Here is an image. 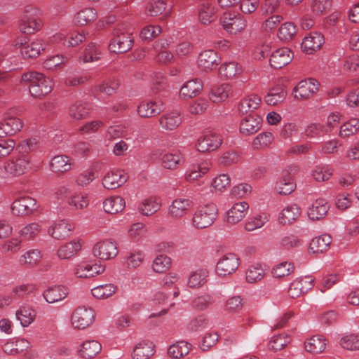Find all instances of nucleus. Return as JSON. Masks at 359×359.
<instances>
[{
    "label": "nucleus",
    "mask_w": 359,
    "mask_h": 359,
    "mask_svg": "<svg viewBox=\"0 0 359 359\" xmlns=\"http://www.w3.org/2000/svg\"><path fill=\"white\" fill-rule=\"evenodd\" d=\"M21 82L29 86V90L32 97L39 99L49 94L53 86L52 79L34 71L25 72L21 76Z\"/></svg>",
    "instance_id": "nucleus-1"
},
{
    "label": "nucleus",
    "mask_w": 359,
    "mask_h": 359,
    "mask_svg": "<svg viewBox=\"0 0 359 359\" xmlns=\"http://www.w3.org/2000/svg\"><path fill=\"white\" fill-rule=\"evenodd\" d=\"M133 42L134 39L130 33L124 32L122 27H117L113 30L109 49L115 53H125L132 48Z\"/></svg>",
    "instance_id": "nucleus-2"
},
{
    "label": "nucleus",
    "mask_w": 359,
    "mask_h": 359,
    "mask_svg": "<svg viewBox=\"0 0 359 359\" xmlns=\"http://www.w3.org/2000/svg\"><path fill=\"white\" fill-rule=\"evenodd\" d=\"M217 217L215 204L209 203L200 206L193 215L192 223L197 229H205L211 226Z\"/></svg>",
    "instance_id": "nucleus-3"
},
{
    "label": "nucleus",
    "mask_w": 359,
    "mask_h": 359,
    "mask_svg": "<svg viewBox=\"0 0 359 359\" xmlns=\"http://www.w3.org/2000/svg\"><path fill=\"white\" fill-rule=\"evenodd\" d=\"M31 168V158L27 154H20L13 157L5 163L6 172L13 176H20L27 172Z\"/></svg>",
    "instance_id": "nucleus-4"
},
{
    "label": "nucleus",
    "mask_w": 359,
    "mask_h": 359,
    "mask_svg": "<svg viewBox=\"0 0 359 359\" xmlns=\"http://www.w3.org/2000/svg\"><path fill=\"white\" fill-rule=\"evenodd\" d=\"M297 170V166L290 165L283 171L281 177L276 184V189L279 194L288 195L294 191L296 183L294 175Z\"/></svg>",
    "instance_id": "nucleus-5"
},
{
    "label": "nucleus",
    "mask_w": 359,
    "mask_h": 359,
    "mask_svg": "<svg viewBox=\"0 0 359 359\" xmlns=\"http://www.w3.org/2000/svg\"><path fill=\"white\" fill-rule=\"evenodd\" d=\"M222 142L223 140L219 133L209 131L198 137L196 146L200 152H210L217 149Z\"/></svg>",
    "instance_id": "nucleus-6"
},
{
    "label": "nucleus",
    "mask_w": 359,
    "mask_h": 359,
    "mask_svg": "<svg viewBox=\"0 0 359 359\" xmlns=\"http://www.w3.org/2000/svg\"><path fill=\"white\" fill-rule=\"evenodd\" d=\"M95 312L91 308L79 306L73 312L71 318L72 324L74 328L85 329L94 321Z\"/></svg>",
    "instance_id": "nucleus-7"
},
{
    "label": "nucleus",
    "mask_w": 359,
    "mask_h": 359,
    "mask_svg": "<svg viewBox=\"0 0 359 359\" xmlns=\"http://www.w3.org/2000/svg\"><path fill=\"white\" fill-rule=\"evenodd\" d=\"M221 23L224 29L231 34L241 32L247 26V20L243 15L231 13H224Z\"/></svg>",
    "instance_id": "nucleus-8"
},
{
    "label": "nucleus",
    "mask_w": 359,
    "mask_h": 359,
    "mask_svg": "<svg viewBox=\"0 0 359 359\" xmlns=\"http://www.w3.org/2000/svg\"><path fill=\"white\" fill-rule=\"evenodd\" d=\"M240 264L239 258L234 253H227L222 257L216 266L219 276H226L234 273Z\"/></svg>",
    "instance_id": "nucleus-9"
},
{
    "label": "nucleus",
    "mask_w": 359,
    "mask_h": 359,
    "mask_svg": "<svg viewBox=\"0 0 359 359\" xmlns=\"http://www.w3.org/2000/svg\"><path fill=\"white\" fill-rule=\"evenodd\" d=\"M128 174L121 169L112 170L103 177L102 184L109 190L116 189L123 185L128 180Z\"/></svg>",
    "instance_id": "nucleus-10"
},
{
    "label": "nucleus",
    "mask_w": 359,
    "mask_h": 359,
    "mask_svg": "<svg viewBox=\"0 0 359 359\" xmlns=\"http://www.w3.org/2000/svg\"><path fill=\"white\" fill-rule=\"evenodd\" d=\"M319 83L314 79L301 81L293 90L294 97L297 100H306L312 97L318 90Z\"/></svg>",
    "instance_id": "nucleus-11"
},
{
    "label": "nucleus",
    "mask_w": 359,
    "mask_h": 359,
    "mask_svg": "<svg viewBox=\"0 0 359 359\" xmlns=\"http://www.w3.org/2000/svg\"><path fill=\"white\" fill-rule=\"evenodd\" d=\"M38 205L36 201L29 196H24L13 201L11 210L17 216H26L36 210Z\"/></svg>",
    "instance_id": "nucleus-12"
},
{
    "label": "nucleus",
    "mask_w": 359,
    "mask_h": 359,
    "mask_svg": "<svg viewBox=\"0 0 359 359\" xmlns=\"http://www.w3.org/2000/svg\"><path fill=\"white\" fill-rule=\"evenodd\" d=\"M93 254L100 259L108 260L118 255V247L116 242L106 240L97 243L93 249Z\"/></svg>",
    "instance_id": "nucleus-13"
},
{
    "label": "nucleus",
    "mask_w": 359,
    "mask_h": 359,
    "mask_svg": "<svg viewBox=\"0 0 359 359\" xmlns=\"http://www.w3.org/2000/svg\"><path fill=\"white\" fill-rule=\"evenodd\" d=\"M314 281L315 279L309 276L297 278L290 283L288 290L290 297L294 299L299 297L302 294L307 292L313 287Z\"/></svg>",
    "instance_id": "nucleus-14"
},
{
    "label": "nucleus",
    "mask_w": 359,
    "mask_h": 359,
    "mask_svg": "<svg viewBox=\"0 0 359 359\" xmlns=\"http://www.w3.org/2000/svg\"><path fill=\"white\" fill-rule=\"evenodd\" d=\"M75 275L81 278H90L104 271V266L89 261H83L76 265Z\"/></svg>",
    "instance_id": "nucleus-15"
},
{
    "label": "nucleus",
    "mask_w": 359,
    "mask_h": 359,
    "mask_svg": "<svg viewBox=\"0 0 359 359\" xmlns=\"http://www.w3.org/2000/svg\"><path fill=\"white\" fill-rule=\"evenodd\" d=\"M293 58V53L288 48H280L273 51L269 60L274 69H281L288 65Z\"/></svg>",
    "instance_id": "nucleus-16"
},
{
    "label": "nucleus",
    "mask_w": 359,
    "mask_h": 359,
    "mask_svg": "<svg viewBox=\"0 0 359 359\" xmlns=\"http://www.w3.org/2000/svg\"><path fill=\"white\" fill-rule=\"evenodd\" d=\"M193 206L194 203L189 198H176L169 207V214L172 217L181 218L187 215Z\"/></svg>",
    "instance_id": "nucleus-17"
},
{
    "label": "nucleus",
    "mask_w": 359,
    "mask_h": 359,
    "mask_svg": "<svg viewBox=\"0 0 359 359\" xmlns=\"http://www.w3.org/2000/svg\"><path fill=\"white\" fill-rule=\"evenodd\" d=\"M262 118L256 114L247 115L241 122L240 131L245 135L257 133L261 128Z\"/></svg>",
    "instance_id": "nucleus-18"
},
{
    "label": "nucleus",
    "mask_w": 359,
    "mask_h": 359,
    "mask_svg": "<svg viewBox=\"0 0 359 359\" xmlns=\"http://www.w3.org/2000/svg\"><path fill=\"white\" fill-rule=\"evenodd\" d=\"M325 43V39L319 32H311L306 36L302 43V48L307 54L319 50Z\"/></svg>",
    "instance_id": "nucleus-19"
},
{
    "label": "nucleus",
    "mask_w": 359,
    "mask_h": 359,
    "mask_svg": "<svg viewBox=\"0 0 359 359\" xmlns=\"http://www.w3.org/2000/svg\"><path fill=\"white\" fill-rule=\"evenodd\" d=\"M23 127L22 121L17 117H8L0 122V137L13 135Z\"/></svg>",
    "instance_id": "nucleus-20"
},
{
    "label": "nucleus",
    "mask_w": 359,
    "mask_h": 359,
    "mask_svg": "<svg viewBox=\"0 0 359 359\" xmlns=\"http://www.w3.org/2000/svg\"><path fill=\"white\" fill-rule=\"evenodd\" d=\"M159 125L165 130H174L182 123V119L180 114L177 111L163 114L158 119Z\"/></svg>",
    "instance_id": "nucleus-21"
},
{
    "label": "nucleus",
    "mask_w": 359,
    "mask_h": 359,
    "mask_svg": "<svg viewBox=\"0 0 359 359\" xmlns=\"http://www.w3.org/2000/svg\"><path fill=\"white\" fill-rule=\"evenodd\" d=\"M81 247L79 239L73 240L61 245L57 251V255L61 259H72L81 250Z\"/></svg>",
    "instance_id": "nucleus-22"
},
{
    "label": "nucleus",
    "mask_w": 359,
    "mask_h": 359,
    "mask_svg": "<svg viewBox=\"0 0 359 359\" xmlns=\"http://www.w3.org/2000/svg\"><path fill=\"white\" fill-rule=\"evenodd\" d=\"M249 205L246 202L235 203L226 212V222L235 224L241 221L245 216Z\"/></svg>",
    "instance_id": "nucleus-23"
},
{
    "label": "nucleus",
    "mask_w": 359,
    "mask_h": 359,
    "mask_svg": "<svg viewBox=\"0 0 359 359\" xmlns=\"http://www.w3.org/2000/svg\"><path fill=\"white\" fill-rule=\"evenodd\" d=\"M220 61L217 53L212 50L202 52L198 56V65L204 69L212 70L215 69Z\"/></svg>",
    "instance_id": "nucleus-24"
},
{
    "label": "nucleus",
    "mask_w": 359,
    "mask_h": 359,
    "mask_svg": "<svg viewBox=\"0 0 359 359\" xmlns=\"http://www.w3.org/2000/svg\"><path fill=\"white\" fill-rule=\"evenodd\" d=\"M217 8L210 4H202L198 8V20L203 25H209L217 19Z\"/></svg>",
    "instance_id": "nucleus-25"
},
{
    "label": "nucleus",
    "mask_w": 359,
    "mask_h": 359,
    "mask_svg": "<svg viewBox=\"0 0 359 359\" xmlns=\"http://www.w3.org/2000/svg\"><path fill=\"white\" fill-rule=\"evenodd\" d=\"M45 48L44 41L42 39H36L29 43L24 44L20 51L25 58H36Z\"/></svg>",
    "instance_id": "nucleus-26"
},
{
    "label": "nucleus",
    "mask_w": 359,
    "mask_h": 359,
    "mask_svg": "<svg viewBox=\"0 0 359 359\" xmlns=\"http://www.w3.org/2000/svg\"><path fill=\"white\" fill-rule=\"evenodd\" d=\"M203 88V83L198 79L186 82L181 88L180 95L184 99H189L198 95Z\"/></svg>",
    "instance_id": "nucleus-27"
},
{
    "label": "nucleus",
    "mask_w": 359,
    "mask_h": 359,
    "mask_svg": "<svg viewBox=\"0 0 359 359\" xmlns=\"http://www.w3.org/2000/svg\"><path fill=\"white\" fill-rule=\"evenodd\" d=\"M325 338L320 334L312 336L304 343V348L307 352L313 354L323 353L326 348Z\"/></svg>",
    "instance_id": "nucleus-28"
},
{
    "label": "nucleus",
    "mask_w": 359,
    "mask_h": 359,
    "mask_svg": "<svg viewBox=\"0 0 359 359\" xmlns=\"http://www.w3.org/2000/svg\"><path fill=\"white\" fill-rule=\"evenodd\" d=\"M74 226L65 220H61L51 226L48 233L55 239H65L68 237Z\"/></svg>",
    "instance_id": "nucleus-29"
},
{
    "label": "nucleus",
    "mask_w": 359,
    "mask_h": 359,
    "mask_svg": "<svg viewBox=\"0 0 359 359\" xmlns=\"http://www.w3.org/2000/svg\"><path fill=\"white\" fill-rule=\"evenodd\" d=\"M68 290L65 286L57 285L45 290L43 295L46 301L53 304L67 297Z\"/></svg>",
    "instance_id": "nucleus-30"
},
{
    "label": "nucleus",
    "mask_w": 359,
    "mask_h": 359,
    "mask_svg": "<svg viewBox=\"0 0 359 359\" xmlns=\"http://www.w3.org/2000/svg\"><path fill=\"white\" fill-rule=\"evenodd\" d=\"M329 210L328 203L323 198L314 201L308 212V216L312 220H318L324 217Z\"/></svg>",
    "instance_id": "nucleus-31"
},
{
    "label": "nucleus",
    "mask_w": 359,
    "mask_h": 359,
    "mask_svg": "<svg viewBox=\"0 0 359 359\" xmlns=\"http://www.w3.org/2000/svg\"><path fill=\"white\" fill-rule=\"evenodd\" d=\"M232 87L229 84L224 83L220 86H215L212 88L210 99L215 103H219L225 101L232 95Z\"/></svg>",
    "instance_id": "nucleus-32"
},
{
    "label": "nucleus",
    "mask_w": 359,
    "mask_h": 359,
    "mask_svg": "<svg viewBox=\"0 0 359 359\" xmlns=\"http://www.w3.org/2000/svg\"><path fill=\"white\" fill-rule=\"evenodd\" d=\"M154 345L149 341H142L133 349V359H149L154 353Z\"/></svg>",
    "instance_id": "nucleus-33"
},
{
    "label": "nucleus",
    "mask_w": 359,
    "mask_h": 359,
    "mask_svg": "<svg viewBox=\"0 0 359 359\" xmlns=\"http://www.w3.org/2000/svg\"><path fill=\"white\" fill-rule=\"evenodd\" d=\"M42 258V253L39 249H29L24 252L19 259V263L28 268L36 266Z\"/></svg>",
    "instance_id": "nucleus-34"
},
{
    "label": "nucleus",
    "mask_w": 359,
    "mask_h": 359,
    "mask_svg": "<svg viewBox=\"0 0 359 359\" xmlns=\"http://www.w3.org/2000/svg\"><path fill=\"white\" fill-rule=\"evenodd\" d=\"M41 25V21L39 18L25 15L21 20L20 29L22 32L31 34L39 30Z\"/></svg>",
    "instance_id": "nucleus-35"
},
{
    "label": "nucleus",
    "mask_w": 359,
    "mask_h": 359,
    "mask_svg": "<svg viewBox=\"0 0 359 359\" xmlns=\"http://www.w3.org/2000/svg\"><path fill=\"white\" fill-rule=\"evenodd\" d=\"M125 206V200L119 196L109 197L103 202L104 210L108 214L118 213Z\"/></svg>",
    "instance_id": "nucleus-36"
},
{
    "label": "nucleus",
    "mask_w": 359,
    "mask_h": 359,
    "mask_svg": "<svg viewBox=\"0 0 359 359\" xmlns=\"http://www.w3.org/2000/svg\"><path fill=\"white\" fill-rule=\"evenodd\" d=\"M29 348V342L23 338L8 341L4 345L3 350L8 355H16Z\"/></svg>",
    "instance_id": "nucleus-37"
},
{
    "label": "nucleus",
    "mask_w": 359,
    "mask_h": 359,
    "mask_svg": "<svg viewBox=\"0 0 359 359\" xmlns=\"http://www.w3.org/2000/svg\"><path fill=\"white\" fill-rule=\"evenodd\" d=\"M331 243V236L323 234L313 238L310 243L309 248L314 254L323 253L328 250Z\"/></svg>",
    "instance_id": "nucleus-38"
},
{
    "label": "nucleus",
    "mask_w": 359,
    "mask_h": 359,
    "mask_svg": "<svg viewBox=\"0 0 359 359\" xmlns=\"http://www.w3.org/2000/svg\"><path fill=\"white\" fill-rule=\"evenodd\" d=\"M79 350L81 355L86 358H93L96 356L102 350L101 344L96 340H88L84 341Z\"/></svg>",
    "instance_id": "nucleus-39"
},
{
    "label": "nucleus",
    "mask_w": 359,
    "mask_h": 359,
    "mask_svg": "<svg viewBox=\"0 0 359 359\" xmlns=\"http://www.w3.org/2000/svg\"><path fill=\"white\" fill-rule=\"evenodd\" d=\"M261 102L262 100L257 95H250L241 100L238 110L243 114L253 111L259 107Z\"/></svg>",
    "instance_id": "nucleus-40"
},
{
    "label": "nucleus",
    "mask_w": 359,
    "mask_h": 359,
    "mask_svg": "<svg viewBox=\"0 0 359 359\" xmlns=\"http://www.w3.org/2000/svg\"><path fill=\"white\" fill-rule=\"evenodd\" d=\"M210 165L211 164L209 161H203L197 165H193L185 174L186 180L187 182L197 180L208 172Z\"/></svg>",
    "instance_id": "nucleus-41"
},
{
    "label": "nucleus",
    "mask_w": 359,
    "mask_h": 359,
    "mask_svg": "<svg viewBox=\"0 0 359 359\" xmlns=\"http://www.w3.org/2000/svg\"><path fill=\"white\" fill-rule=\"evenodd\" d=\"M137 112L142 118H151L160 114L161 109L155 102L143 101L137 106Z\"/></svg>",
    "instance_id": "nucleus-42"
},
{
    "label": "nucleus",
    "mask_w": 359,
    "mask_h": 359,
    "mask_svg": "<svg viewBox=\"0 0 359 359\" xmlns=\"http://www.w3.org/2000/svg\"><path fill=\"white\" fill-rule=\"evenodd\" d=\"M301 215L300 208L296 204L290 205L280 212L278 219L283 224H290L295 221Z\"/></svg>",
    "instance_id": "nucleus-43"
},
{
    "label": "nucleus",
    "mask_w": 359,
    "mask_h": 359,
    "mask_svg": "<svg viewBox=\"0 0 359 359\" xmlns=\"http://www.w3.org/2000/svg\"><path fill=\"white\" fill-rule=\"evenodd\" d=\"M50 168L54 172H65L72 168L71 158L66 155H58L51 160Z\"/></svg>",
    "instance_id": "nucleus-44"
},
{
    "label": "nucleus",
    "mask_w": 359,
    "mask_h": 359,
    "mask_svg": "<svg viewBox=\"0 0 359 359\" xmlns=\"http://www.w3.org/2000/svg\"><path fill=\"white\" fill-rule=\"evenodd\" d=\"M90 109L86 103L77 101L70 105L68 111L69 116L75 120H81L88 117Z\"/></svg>",
    "instance_id": "nucleus-45"
},
{
    "label": "nucleus",
    "mask_w": 359,
    "mask_h": 359,
    "mask_svg": "<svg viewBox=\"0 0 359 359\" xmlns=\"http://www.w3.org/2000/svg\"><path fill=\"white\" fill-rule=\"evenodd\" d=\"M287 96V92L282 87L269 89L264 100L268 105L274 106L282 102Z\"/></svg>",
    "instance_id": "nucleus-46"
},
{
    "label": "nucleus",
    "mask_w": 359,
    "mask_h": 359,
    "mask_svg": "<svg viewBox=\"0 0 359 359\" xmlns=\"http://www.w3.org/2000/svg\"><path fill=\"white\" fill-rule=\"evenodd\" d=\"M120 86L119 80L114 77H109L95 86V89L107 95H112L117 92Z\"/></svg>",
    "instance_id": "nucleus-47"
},
{
    "label": "nucleus",
    "mask_w": 359,
    "mask_h": 359,
    "mask_svg": "<svg viewBox=\"0 0 359 359\" xmlns=\"http://www.w3.org/2000/svg\"><path fill=\"white\" fill-rule=\"evenodd\" d=\"M182 162V156L179 151L166 153L162 156L161 164L165 169L173 170Z\"/></svg>",
    "instance_id": "nucleus-48"
},
{
    "label": "nucleus",
    "mask_w": 359,
    "mask_h": 359,
    "mask_svg": "<svg viewBox=\"0 0 359 359\" xmlns=\"http://www.w3.org/2000/svg\"><path fill=\"white\" fill-rule=\"evenodd\" d=\"M191 344L186 341H178L168 348V354L173 358H180L189 354Z\"/></svg>",
    "instance_id": "nucleus-49"
},
{
    "label": "nucleus",
    "mask_w": 359,
    "mask_h": 359,
    "mask_svg": "<svg viewBox=\"0 0 359 359\" xmlns=\"http://www.w3.org/2000/svg\"><path fill=\"white\" fill-rule=\"evenodd\" d=\"M97 12L93 8H86L79 13L75 17V22L80 26L86 25L97 19Z\"/></svg>",
    "instance_id": "nucleus-50"
},
{
    "label": "nucleus",
    "mask_w": 359,
    "mask_h": 359,
    "mask_svg": "<svg viewBox=\"0 0 359 359\" xmlns=\"http://www.w3.org/2000/svg\"><path fill=\"white\" fill-rule=\"evenodd\" d=\"M328 133L329 130L325 125L320 123H311L306 127L304 135L309 138H316L324 136Z\"/></svg>",
    "instance_id": "nucleus-51"
},
{
    "label": "nucleus",
    "mask_w": 359,
    "mask_h": 359,
    "mask_svg": "<svg viewBox=\"0 0 359 359\" xmlns=\"http://www.w3.org/2000/svg\"><path fill=\"white\" fill-rule=\"evenodd\" d=\"M16 318L23 327H27L34 320L36 311L32 308L22 306L16 311Z\"/></svg>",
    "instance_id": "nucleus-52"
},
{
    "label": "nucleus",
    "mask_w": 359,
    "mask_h": 359,
    "mask_svg": "<svg viewBox=\"0 0 359 359\" xmlns=\"http://www.w3.org/2000/svg\"><path fill=\"white\" fill-rule=\"evenodd\" d=\"M208 271L206 269H198L191 273L188 279V285L191 288L199 287L206 282Z\"/></svg>",
    "instance_id": "nucleus-53"
},
{
    "label": "nucleus",
    "mask_w": 359,
    "mask_h": 359,
    "mask_svg": "<svg viewBox=\"0 0 359 359\" xmlns=\"http://www.w3.org/2000/svg\"><path fill=\"white\" fill-rule=\"evenodd\" d=\"M41 230V226L37 222H32L25 225L20 231V235L25 240H33L40 233Z\"/></svg>",
    "instance_id": "nucleus-54"
},
{
    "label": "nucleus",
    "mask_w": 359,
    "mask_h": 359,
    "mask_svg": "<svg viewBox=\"0 0 359 359\" xmlns=\"http://www.w3.org/2000/svg\"><path fill=\"white\" fill-rule=\"evenodd\" d=\"M265 271L261 265H252L246 271V280L250 283L260 281L264 278Z\"/></svg>",
    "instance_id": "nucleus-55"
},
{
    "label": "nucleus",
    "mask_w": 359,
    "mask_h": 359,
    "mask_svg": "<svg viewBox=\"0 0 359 359\" xmlns=\"http://www.w3.org/2000/svg\"><path fill=\"white\" fill-rule=\"evenodd\" d=\"M116 287L112 284L99 285L92 289L91 292L97 299H106L111 297L116 292Z\"/></svg>",
    "instance_id": "nucleus-56"
},
{
    "label": "nucleus",
    "mask_w": 359,
    "mask_h": 359,
    "mask_svg": "<svg viewBox=\"0 0 359 359\" xmlns=\"http://www.w3.org/2000/svg\"><path fill=\"white\" fill-rule=\"evenodd\" d=\"M332 0H312L311 9L313 15H320L327 13L332 6Z\"/></svg>",
    "instance_id": "nucleus-57"
},
{
    "label": "nucleus",
    "mask_w": 359,
    "mask_h": 359,
    "mask_svg": "<svg viewBox=\"0 0 359 359\" xmlns=\"http://www.w3.org/2000/svg\"><path fill=\"white\" fill-rule=\"evenodd\" d=\"M359 130V119L351 118L344 123L339 130V136L341 137H348Z\"/></svg>",
    "instance_id": "nucleus-58"
},
{
    "label": "nucleus",
    "mask_w": 359,
    "mask_h": 359,
    "mask_svg": "<svg viewBox=\"0 0 359 359\" xmlns=\"http://www.w3.org/2000/svg\"><path fill=\"white\" fill-rule=\"evenodd\" d=\"M240 72L241 68L238 67V63L235 62H225L219 69V74L226 79L234 77Z\"/></svg>",
    "instance_id": "nucleus-59"
},
{
    "label": "nucleus",
    "mask_w": 359,
    "mask_h": 359,
    "mask_svg": "<svg viewBox=\"0 0 359 359\" xmlns=\"http://www.w3.org/2000/svg\"><path fill=\"white\" fill-rule=\"evenodd\" d=\"M339 344L344 349L349 351H358L359 350L358 336L354 334L344 336L340 339Z\"/></svg>",
    "instance_id": "nucleus-60"
},
{
    "label": "nucleus",
    "mask_w": 359,
    "mask_h": 359,
    "mask_svg": "<svg viewBox=\"0 0 359 359\" xmlns=\"http://www.w3.org/2000/svg\"><path fill=\"white\" fill-rule=\"evenodd\" d=\"M296 26L292 22L283 23L278 29V36L282 41H289L296 34Z\"/></svg>",
    "instance_id": "nucleus-61"
},
{
    "label": "nucleus",
    "mask_w": 359,
    "mask_h": 359,
    "mask_svg": "<svg viewBox=\"0 0 359 359\" xmlns=\"http://www.w3.org/2000/svg\"><path fill=\"white\" fill-rule=\"evenodd\" d=\"M294 270L293 264L284 262L277 264L272 270L273 276L275 278H283L290 275Z\"/></svg>",
    "instance_id": "nucleus-62"
},
{
    "label": "nucleus",
    "mask_w": 359,
    "mask_h": 359,
    "mask_svg": "<svg viewBox=\"0 0 359 359\" xmlns=\"http://www.w3.org/2000/svg\"><path fill=\"white\" fill-rule=\"evenodd\" d=\"M312 175L317 182L327 181L332 175V170L327 165H317L313 170Z\"/></svg>",
    "instance_id": "nucleus-63"
},
{
    "label": "nucleus",
    "mask_w": 359,
    "mask_h": 359,
    "mask_svg": "<svg viewBox=\"0 0 359 359\" xmlns=\"http://www.w3.org/2000/svg\"><path fill=\"white\" fill-rule=\"evenodd\" d=\"M166 8V3L163 0H155L150 1L147 7L146 11L150 16H157L162 14Z\"/></svg>",
    "instance_id": "nucleus-64"
}]
</instances>
